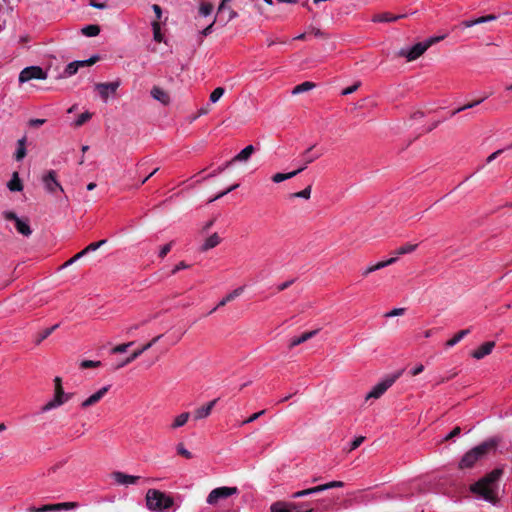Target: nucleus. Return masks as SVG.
Returning a JSON list of instances; mask_svg holds the SVG:
<instances>
[{"mask_svg":"<svg viewBox=\"0 0 512 512\" xmlns=\"http://www.w3.org/2000/svg\"><path fill=\"white\" fill-rule=\"evenodd\" d=\"M82 33L87 37H95L100 33V27L98 25H87L82 28Z\"/></svg>","mask_w":512,"mask_h":512,"instance_id":"nucleus-34","label":"nucleus"},{"mask_svg":"<svg viewBox=\"0 0 512 512\" xmlns=\"http://www.w3.org/2000/svg\"><path fill=\"white\" fill-rule=\"evenodd\" d=\"M290 502V507L293 509V512H317L314 508L309 507V502Z\"/></svg>","mask_w":512,"mask_h":512,"instance_id":"nucleus-27","label":"nucleus"},{"mask_svg":"<svg viewBox=\"0 0 512 512\" xmlns=\"http://www.w3.org/2000/svg\"><path fill=\"white\" fill-rule=\"evenodd\" d=\"M314 87H315V84L313 82L305 81V82L295 86L293 88V90L291 91V93L293 95H298V94L310 91Z\"/></svg>","mask_w":512,"mask_h":512,"instance_id":"nucleus-30","label":"nucleus"},{"mask_svg":"<svg viewBox=\"0 0 512 512\" xmlns=\"http://www.w3.org/2000/svg\"><path fill=\"white\" fill-rule=\"evenodd\" d=\"M293 282H294V280H293V279H292V280L285 281V282H283V283H281V284H279V285L277 286V290H278V291H284L285 289H287L288 287H290V286L293 284Z\"/></svg>","mask_w":512,"mask_h":512,"instance_id":"nucleus-64","label":"nucleus"},{"mask_svg":"<svg viewBox=\"0 0 512 512\" xmlns=\"http://www.w3.org/2000/svg\"><path fill=\"white\" fill-rule=\"evenodd\" d=\"M145 500L147 508L152 512H164L174 505V499L171 496L157 489H149Z\"/></svg>","mask_w":512,"mask_h":512,"instance_id":"nucleus-2","label":"nucleus"},{"mask_svg":"<svg viewBox=\"0 0 512 512\" xmlns=\"http://www.w3.org/2000/svg\"><path fill=\"white\" fill-rule=\"evenodd\" d=\"M177 452L179 455L185 457L186 459H191L192 458V454L190 451H188L184 446L183 444H178L177 446Z\"/></svg>","mask_w":512,"mask_h":512,"instance_id":"nucleus-53","label":"nucleus"},{"mask_svg":"<svg viewBox=\"0 0 512 512\" xmlns=\"http://www.w3.org/2000/svg\"><path fill=\"white\" fill-rule=\"evenodd\" d=\"M507 149H512V143L510 145H508L506 148L504 149H498L496 150L495 152H493L492 154H490L487 159H486V163L489 164L491 163L493 160H495L499 155H501L505 150Z\"/></svg>","mask_w":512,"mask_h":512,"instance_id":"nucleus-47","label":"nucleus"},{"mask_svg":"<svg viewBox=\"0 0 512 512\" xmlns=\"http://www.w3.org/2000/svg\"><path fill=\"white\" fill-rule=\"evenodd\" d=\"M110 387H111V385H106V386L102 387L101 389H99L98 391H96L95 393H93L91 396H89L87 399H85L81 403V408L86 409V408L98 403L105 396V394L109 391Z\"/></svg>","mask_w":512,"mask_h":512,"instance_id":"nucleus-13","label":"nucleus"},{"mask_svg":"<svg viewBox=\"0 0 512 512\" xmlns=\"http://www.w3.org/2000/svg\"><path fill=\"white\" fill-rule=\"evenodd\" d=\"M72 395H73L72 393H66V392H64V390L55 391L53 399L50 400L49 402H47L41 408V411L48 412L52 409H55V408L63 405L64 403H66L67 401H69L71 399Z\"/></svg>","mask_w":512,"mask_h":512,"instance_id":"nucleus-9","label":"nucleus"},{"mask_svg":"<svg viewBox=\"0 0 512 512\" xmlns=\"http://www.w3.org/2000/svg\"><path fill=\"white\" fill-rule=\"evenodd\" d=\"M343 486H344V482H342V481H331V482L325 484L326 490L332 489V488H341Z\"/></svg>","mask_w":512,"mask_h":512,"instance_id":"nucleus-60","label":"nucleus"},{"mask_svg":"<svg viewBox=\"0 0 512 512\" xmlns=\"http://www.w3.org/2000/svg\"><path fill=\"white\" fill-rule=\"evenodd\" d=\"M308 489H309L310 495L326 491L325 484L318 485V486L308 488Z\"/></svg>","mask_w":512,"mask_h":512,"instance_id":"nucleus-62","label":"nucleus"},{"mask_svg":"<svg viewBox=\"0 0 512 512\" xmlns=\"http://www.w3.org/2000/svg\"><path fill=\"white\" fill-rule=\"evenodd\" d=\"M27 150H26V137H22L17 141V149L15 152V160L21 161L26 156Z\"/></svg>","mask_w":512,"mask_h":512,"instance_id":"nucleus-23","label":"nucleus"},{"mask_svg":"<svg viewBox=\"0 0 512 512\" xmlns=\"http://www.w3.org/2000/svg\"><path fill=\"white\" fill-rule=\"evenodd\" d=\"M461 433V428L459 426H456L452 429V431L450 433H448L445 437H444V440H451L457 436H459Z\"/></svg>","mask_w":512,"mask_h":512,"instance_id":"nucleus-55","label":"nucleus"},{"mask_svg":"<svg viewBox=\"0 0 512 512\" xmlns=\"http://www.w3.org/2000/svg\"><path fill=\"white\" fill-rule=\"evenodd\" d=\"M310 495V492H309V489H304V490H301V491H297V492H294L293 494H291V498L292 499H297V498H302V497H305V496H309Z\"/></svg>","mask_w":512,"mask_h":512,"instance_id":"nucleus-57","label":"nucleus"},{"mask_svg":"<svg viewBox=\"0 0 512 512\" xmlns=\"http://www.w3.org/2000/svg\"><path fill=\"white\" fill-rule=\"evenodd\" d=\"M3 217L5 220L13 222L15 229L21 235L29 237L32 234V229L27 218H20L13 211H4Z\"/></svg>","mask_w":512,"mask_h":512,"instance_id":"nucleus-5","label":"nucleus"},{"mask_svg":"<svg viewBox=\"0 0 512 512\" xmlns=\"http://www.w3.org/2000/svg\"><path fill=\"white\" fill-rule=\"evenodd\" d=\"M494 447V442L486 441L472 448L462 457L459 467L461 469L473 467L478 460L484 457Z\"/></svg>","mask_w":512,"mask_h":512,"instance_id":"nucleus-3","label":"nucleus"},{"mask_svg":"<svg viewBox=\"0 0 512 512\" xmlns=\"http://www.w3.org/2000/svg\"><path fill=\"white\" fill-rule=\"evenodd\" d=\"M221 239L217 233L212 234L208 237L203 245L201 246L202 251H208L214 247H216L220 243Z\"/></svg>","mask_w":512,"mask_h":512,"instance_id":"nucleus-26","label":"nucleus"},{"mask_svg":"<svg viewBox=\"0 0 512 512\" xmlns=\"http://www.w3.org/2000/svg\"><path fill=\"white\" fill-rule=\"evenodd\" d=\"M98 59H99V57L97 55H94L87 60H78V61H76V63L80 69L82 67L93 65L94 63H96L98 61Z\"/></svg>","mask_w":512,"mask_h":512,"instance_id":"nucleus-43","label":"nucleus"},{"mask_svg":"<svg viewBox=\"0 0 512 512\" xmlns=\"http://www.w3.org/2000/svg\"><path fill=\"white\" fill-rule=\"evenodd\" d=\"M59 327V324H55L49 328L44 329L41 333L38 334V336L35 339V344L39 345L43 340L48 338L57 328Z\"/></svg>","mask_w":512,"mask_h":512,"instance_id":"nucleus-31","label":"nucleus"},{"mask_svg":"<svg viewBox=\"0 0 512 512\" xmlns=\"http://www.w3.org/2000/svg\"><path fill=\"white\" fill-rule=\"evenodd\" d=\"M271 512H293L289 501H276L270 506Z\"/></svg>","mask_w":512,"mask_h":512,"instance_id":"nucleus-25","label":"nucleus"},{"mask_svg":"<svg viewBox=\"0 0 512 512\" xmlns=\"http://www.w3.org/2000/svg\"><path fill=\"white\" fill-rule=\"evenodd\" d=\"M405 312V308H394L391 311L387 312L385 314V317L391 318L399 315H403Z\"/></svg>","mask_w":512,"mask_h":512,"instance_id":"nucleus-54","label":"nucleus"},{"mask_svg":"<svg viewBox=\"0 0 512 512\" xmlns=\"http://www.w3.org/2000/svg\"><path fill=\"white\" fill-rule=\"evenodd\" d=\"M365 440L364 436L356 437L350 444L349 451L357 449Z\"/></svg>","mask_w":512,"mask_h":512,"instance_id":"nucleus-52","label":"nucleus"},{"mask_svg":"<svg viewBox=\"0 0 512 512\" xmlns=\"http://www.w3.org/2000/svg\"><path fill=\"white\" fill-rule=\"evenodd\" d=\"M503 474L502 469H494L470 486L473 494L480 496L485 501L496 505L498 502L499 480Z\"/></svg>","mask_w":512,"mask_h":512,"instance_id":"nucleus-1","label":"nucleus"},{"mask_svg":"<svg viewBox=\"0 0 512 512\" xmlns=\"http://www.w3.org/2000/svg\"><path fill=\"white\" fill-rule=\"evenodd\" d=\"M404 17L403 15L391 16L388 13H383L374 18L375 22H393L400 18Z\"/></svg>","mask_w":512,"mask_h":512,"instance_id":"nucleus-37","label":"nucleus"},{"mask_svg":"<svg viewBox=\"0 0 512 512\" xmlns=\"http://www.w3.org/2000/svg\"><path fill=\"white\" fill-rule=\"evenodd\" d=\"M470 329H464L456 333L450 340H448L445 344L447 348L455 346L457 343H459L465 336H467L470 333Z\"/></svg>","mask_w":512,"mask_h":512,"instance_id":"nucleus-28","label":"nucleus"},{"mask_svg":"<svg viewBox=\"0 0 512 512\" xmlns=\"http://www.w3.org/2000/svg\"><path fill=\"white\" fill-rule=\"evenodd\" d=\"M153 30V38L156 42L160 43L163 41V34L161 33L160 24L157 21L151 23Z\"/></svg>","mask_w":512,"mask_h":512,"instance_id":"nucleus-36","label":"nucleus"},{"mask_svg":"<svg viewBox=\"0 0 512 512\" xmlns=\"http://www.w3.org/2000/svg\"><path fill=\"white\" fill-rule=\"evenodd\" d=\"M7 187L12 192H20V191L23 190V185H22V182H21V180L19 178L18 172H14L12 174V178L7 183Z\"/></svg>","mask_w":512,"mask_h":512,"instance_id":"nucleus-22","label":"nucleus"},{"mask_svg":"<svg viewBox=\"0 0 512 512\" xmlns=\"http://www.w3.org/2000/svg\"><path fill=\"white\" fill-rule=\"evenodd\" d=\"M314 148V145L309 147L302 155V165L297 169V170H300V173L302 171H304L308 164L314 162L316 159H318L320 156H321V153H317V154H311V151L313 150Z\"/></svg>","mask_w":512,"mask_h":512,"instance_id":"nucleus-16","label":"nucleus"},{"mask_svg":"<svg viewBox=\"0 0 512 512\" xmlns=\"http://www.w3.org/2000/svg\"><path fill=\"white\" fill-rule=\"evenodd\" d=\"M213 11V6L210 3H201L199 13L203 17L209 16Z\"/></svg>","mask_w":512,"mask_h":512,"instance_id":"nucleus-42","label":"nucleus"},{"mask_svg":"<svg viewBox=\"0 0 512 512\" xmlns=\"http://www.w3.org/2000/svg\"><path fill=\"white\" fill-rule=\"evenodd\" d=\"M239 493L237 487H218L213 489L209 495L207 496L206 502L209 505H216L220 500L226 499L230 496L236 495Z\"/></svg>","mask_w":512,"mask_h":512,"instance_id":"nucleus-7","label":"nucleus"},{"mask_svg":"<svg viewBox=\"0 0 512 512\" xmlns=\"http://www.w3.org/2000/svg\"><path fill=\"white\" fill-rule=\"evenodd\" d=\"M231 0H221V3L218 7V10H217V17L218 18H222L223 17V14H225V11H226V5L228 2H230Z\"/></svg>","mask_w":512,"mask_h":512,"instance_id":"nucleus-56","label":"nucleus"},{"mask_svg":"<svg viewBox=\"0 0 512 512\" xmlns=\"http://www.w3.org/2000/svg\"><path fill=\"white\" fill-rule=\"evenodd\" d=\"M300 173V170H294L292 172H289V173H276L272 176V181L274 183H281L285 180H288V179H291L293 177H295L296 175H298Z\"/></svg>","mask_w":512,"mask_h":512,"instance_id":"nucleus-29","label":"nucleus"},{"mask_svg":"<svg viewBox=\"0 0 512 512\" xmlns=\"http://www.w3.org/2000/svg\"><path fill=\"white\" fill-rule=\"evenodd\" d=\"M42 183L45 189L50 193H54L57 190L63 192V188L57 180V173L54 170H50L42 176Z\"/></svg>","mask_w":512,"mask_h":512,"instance_id":"nucleus-10","label":"nucleus"},{"mask_svg":"<svg viewBox=\"0 0 512 512\" xmlns=\"http://www.w3.org/2000/svg\"><path fill=\"white\" fill-rule=\"evenodd\" d=\"M311 196V186H307L304 190L292 193L290 195V198H303V199H309Z\"/></svg>","mask_w":512,"mask_h":512,"instance_id":"nucleus-39","label":"nucleus"},{"mask_svg":"<svg viewBox=\"0 0 512 512\" xmlns=\"http://www.w3.org/2000/svg\"><path fill=\"white\" fill-rule=\"evenodd\" d=\"M319 332V329H316V330H312V331H308V332H304L301 336L299 337H294L290 340V343H289V348L292 349L308 340H310L311 338H313L315 335H317Z\"/></svg>","mask_w":512,"mask_h":512,"instance_id":"nucleus-17","label":"nucleus"},{"mask_svg":"<svg viewBox=\"0 0 512 512\" xmlns=\"http://www.w3.org/2000/svg\"><path fill=\"white\" fill-rule=\"evenodd\" d=\"M189 417H190V414H189L188 412L181 413L180 415H178V416L175 418V420H174V422L172 423V426H171V427H172L173 429H176V428H179V427L184 426V425L187 423V421H188Z\"/></svg>","mask_w":512,"mask_h":512,"instance_id":"nucleus-32","label":"nucleus"},{"mask_svg":"<svg viewBox=\"0 0 512 512\" xmlns=\"http://www.w3.org/2000/svg\"><path fill=\"white\" fill-rule=\"evenodd\" d=\"M151 96L155 100L161 102L164 105L168 104L170 101V97H169L168 93L160 87H156V86L153 87L151 90Z\"/></svg>","mask_w":512,"mask_h":512,"instance_id":"nucleus-21","label":"nucleus"},{"mask_svg":"<svg viewBox=\"0 0 512 512\" xmlns=\"http://www.w3.org/2000/svg\"><path fill=\"white\" fill-rule=\"evenodd\" d=\"M225 13H227V14H228V15H227V17H225V16L223 15V17H222V18H219V19H220V21H223V24H226V23H228L229 21H231L232 19H234V18H236V17H237V13H236L234 10H232V9H231L229 6H227V5H226V11H225Z\"/></svg>","mask_w":512,"mask_h":512,"instance_id":"nucleus-45","label":"nucleus"},{"mask_svg":"<svg viewBox=\"0 0 512 512\" xmlns=\"http://www.w3.org/2000/svg\"><path fill=\"white\" fill-rule=\"evenodd\" d=\"M111 477L118 485L125 486L136 484L140 479L139 476L128 475L120 471L113 472Z\"/></svg>","mask_w":512,"mask_h":512,"instance_id":"nucleus-14","label":"nucleus"},{"mask_svg":"<svg viewBox=\"0 0 512 512\" xmlns=\"http://www.w3.org/2000/svg\"><path fill=\"white\" fill-rule=\"evenodd\" d=\"M225 90L222 87H217L213 90V92L210 94V102L216 103L224 94Z\"/></svg>","mask_w":512,"mask_h":512,"instance_id":"nucleus-40","label":"nucleus"},{"mask_svg":"<svg viewBox=\"0 0 512 512\" xmlns=\"http://www.w3.org/2000/svg\"><path fill=\"white\" fill-rule=\"evenodd\" d=\"M78 70H79V67H78L76 61H73L65 67V69L62 73V77H71L74 74H76Z\"/></svg>","mask_w":512,"mask_h":512,"instance_id":"nucleus-35","label":"nucleus"},{"mask_svg":"<svg viewBox=\"0 0 512 512\" xmlns=\"http://www.w3.org/2000/svg\"><path fill=\"white\" fill-rule=\"evenodd\" d=\"M133 345V342H128V343H124V344H120V345H117L115 346L112 350H111V353L113 354H116V353H124L127 351V349Z\"/></svg>","mask_w":512,"mask_h":512,"instance_id":"nucleus-49","label":"nucleus"},{"mask_svg":"<svg viewBox=\"0 0 512 512\" xmlns=\"http://www.w3.org/2000/svg\"><path fill=\"white\" fill-rule=\"evenodd\" d=\"M264 413H265V410H261V411H259L257 413L252 414L248 419L243 421V424H248V423L254 422L255 420H257Z\"/></svg>","mask_w":512,"mask_h":512,"instance_id":"nucleus-61","label":"nucleus"},{"mask_svg":"<svg viewBox=\"0 0 512 512\" xmlns=\"http://www.w3.org/2000/svg\"><path fill=\"white\" fill-rule=\"evenodd\" d=\"M105 243H106V239L100 240L98 242L91 243L86 248H84L83 251H84V253L86 255L89 252L96 251L97 249H99Z\"/></svg>","mask_w":512,"mask_h":512,"instance_id":"nucleus-41","label":"nucleus"},{"mask_svg":"<svg viewBox=\"0 0 512 512\" xmlns=\"http://www.w3.org/2000/svg\"><path fill=\"white\" fill-rule=\"evenodd\" d=\"M359 86H360V83H356L352 86H349V87L343 89L341 94L342 95H350V94L354 93L359 88Z\"/></svg>","mask_w":512,"mask_h":512,"instance_id":"nucleus-59","label":"nucleus"},{"mask_svg":"<svg viewBox=\"0 0 512 512\" xmlns=\"http://www.w3.org/2000/svg\"><path fill=\"white\" fill-rule=\"evenodd\" d=\"M161 338V335H158L156 336L155 338H153L149 343L145 344L142 348L134 351L129 357H127L123 362L117 364V366L115 367V369H120L128 364H130L131 362H133L134 360H136L142 353H144L145 351H147L148 349H150L156 342L159 341V339Z\"/></svg>","mask_w":512,"mask_h":512,"instance_id":"nucleus-11","label":"nucleus"},{"mask_svg":"<svg viewBox=\"0 0 512 512\" xmlns=\"http://www.w3.org/2000/svg\"><path fill=\"white\" fill-rule=\"evenodd\" d=\"M400 376V373H397L395 375L389 376L379 383H377L371 391L366 395L365 399H378L380 398L398 379Z\"/></svg>","mask_w":512,"mask_h":512,"instance_id":"nucleus-6","label":"nucleus"},{"mask_svg":"<svg viewBox=\"0 0 512 512\" xmlns=\"http://www.w3.org/2000/svg\"><path fill=\"white\" fill-rule=\"evenodd\" d=\"M121 82L120 80H116L109 83H97L95 85V89L99 92L100 97L103 101H107L109 93H115L119 88Z\"/></svg>","mask_w":512,"mask_h":512,"instance_id":"nucleus-12","label":"nucleus"},{"mask_svg":"<svg viewBox=\"0 0 512 512\" xmlns=\"http://www.w3.org/2000/svg\"><path fill=\"white\" fill-rule=\"evenodd\" d=\"M487 97H488V96H484L483 98H481V99H479V100H475V101H473V102H471V103L465 104V105H463V106H461V107H459V108L455 109V110L451 113V115H452V116H454V115H456V114H458V113H460V112H462V111H464V110H467V109H471V108H473V107H476V106H478L479 104H481V103H482V102H483Z\"/></svg>","mask_w":512,"mask_h":512,"instance_id":"nucleus-33","label":"nucleus"},{"mask_svg":"<svg viewBox=\"0 0 512 512\" xmlns=\"http://www.w3.org/2000/svg\"><path fill=\"white\" fill-rule=\"evenodd\" d=\"M46 72L39 66H30L24 68L19 74V82L24 83L32 79H46Z\"/></svg>","mask_w":512,"mask_h":512,"instance_id":"nucleus-8","label":"nucleus"},{"mask_svg":"<svg viewBox=\"0 0 512 512\" xmlns=\"http://www.w3.org/2000/svg\"><path fill=\"white\" fill-rule=\"evenodd\" d=\"M255 152V147L253 145H248L244 149H242L238 154H236L231 162H247L251 155Z\"/></svg>","mask_w":512,"mask_h":512,"instance_id":"nucleus-19","label":"nucleus"},{"mask_svg":"<svg viewBox=\"0 0 512 512\" xmlns=\"http://www.w3.org/2000/svg\"><path fill=\"white\" fill-rule=\"evenodd\" d=\"M417 248V244H405L399 247L396 251V255H404L413 252Z\"/></svg>","mask_w":512,"mask_h":512,"instance_id":"nucleus-38","label":"nucleus"},{"mask_svg":"<svg viewBox=\"0 0 512 512\" xmlns=\"http://www.w3.org/2000/svg\"><path fill=\"white\" fill-rule=\"evenodd\" d=\"M244 291V287L241 286V287H238L236 288L235 290H233L232 292H230L229 294H227L218 304L215 308H213L211 311H210V314L215 312L218 308L220 307H223L225 306L228 302H231L232 300H234L235 298H237L238 296H240Z\"/></svg>","mask_w":512,"mask_h":512,"instance_id":"nucleus-18","label":"nucleus"},{"mask_svg":"<svg viewBox=\"0 0 512 512\" xmlns=\"http://www.w3.org/2000/svg\"><path fill=\"white\" fill-rule=\"evenodd\" d=\"M495 347V342L488 341L482 344L478 349L474 350L471 353V356L477 360H480L484 358L485 356L489 355L493 348Z\"/></svg>","mask_w":512,"mask_h":512,"instance_id":"nucleus-15","label":"nucleus"},{"mask_svg":"<svg viewBox=\"0 0 512 512\" xmlns=\"http://www.w3.org/2000/svg\"><path fill=\"white\" fill-rule=\"evenodd\" d=\"M50 512L62 511V510H70L75 509L79 506L77 502H62L56 504H49Z\"/></svg>","mask_w":512,"mask_h":512,"instance_id":"nucleus-24","label":"nucleus"},{"mask_svg":"<svg viewBox=\"0 0 512 512\" xmlns=\"http://www.w3.org/2000/svg\"><path fill=\"white\" fill-rule=\"evenodd\" d=\"M189 268V265L186 264L184 261H181L180 263H178L172 270V274H175L177 273L178 271L180 270H183V269H187Z\"/></svg>","mask_w":512,"mask_h":512,"instance_id":"nucleus-63","label":"nucleus"},{"mask_svg":"<svg viewBox=\"0 0 512 512\" xmlns=\"http://www.w3.org/2000/svg\"><path fill=\"white\" fill-rule=\"evenodd\" d=\"M173 242L165 244L159 251V256L164 258L171 250Z\"/></svg>","mask_w":512,"mask_h":512,"instance_id":"nucleus-58","label":"nucleus"},{"mask_svg":"<svg viewBox=\"0 0 512 512\" xmlns=\"http://www.w3.org/2000/svg\"><path fill=\"white\" fill-rule=\"evenodd\" d=\"M216 402H217V399H214V400L210 401L209 403H207L206 405L196 409L194 412V418L196 420H200V419H204V418L208 417L210 415L213 407L215 406Z\"/></svg>","mask_w":512,"mask_h":512,"instance_id":"nucleus-20","label":"nucleus"},{"mask_svg":"<svg viewBox=\"0 0 512 512\" xmlns=\"http://www.w3.org/2000/svg\"><path fill=\"white\" fill-rule=\"evenodd\" d=\"M91 116L92 115L89 112L81 113L75 120V125L77 127L82 126L86 121H88L91 118Z\"/></svg>","mask_w":512,"mask_h":512,"instance_id":"nucleus-48","label":"nucleus"},{"mask_svg":"<svg viewBox=\"0 0 512 512\" xmlns=\"http://www.w3.org/2000/svg\"><path fill=\"white\" fill-rule=\"evenodd\" d=\"M50 506L49 504L47 505H43L41 507H34V506H29L26 508V512H50L49 510Z\"/></svg>","mask_w":512,"mask_h":512,"instance_id":"nucleus-51","label":"nucleus"},{"mask_svg":"<svg viewBox=\"0 0 512 512\" xmlns=\"http://www.w3.org/2000/svg\"><path fill=\"white\" fill-rule=\"evenodd\" d=\"M233 163L230 161L226 162L225 164L219 166L217 169H215L212 173H210L206 178L215 177L216 175L222 173L224 170H226L228 167H230Z\"/></svg>","mask_w":512,"mask_h":512,"instance_id":"nucleus-50","label":"nucleus"},{"mask_svg":"<svg viewBox=\"0 0 512 512\" xmlns=\"http://www.w3.org/2000/svg\"><path fill=\"white\" fill-rule=\"evenodd\" d=\"M397 261V257H391L388 260L380 261L377 264L374 265L375 271L380 270L382 268H385L389 265L394 264Z\"/></svg>","mask_w":512,"mask_h":512,"instance_id":"nucleus-44","label":"nucleus"},{"mask_svg":"<svg viewBox=\"0 0 512 512\" xmlns=\"http://www.w3.org/2000/svg\"><path fill=\"white\" fill-rule=\"evenodd\" d=\"M101 366L100 361H93V360H83L80 363V368L82 369H89V368H96Z\"/></svg>","mask_w":512,"mask_h":512,"instance_id":"nucleus-46","label":"nucleus"},{"mask_svg":"<svg viewBox=\"0 0 512 512\" xmlns=\"http://www.w3.org/2000/svg\"><path fill=\"white\" fill-rule=\"evenodd\" d=\"M444 38L445 35L430 37L423 42L416 43L411 48L401 49L399 55L407 58L408 61H413L420 57L433 44L443 40Z\"/></svg>","mask_w":512,"mask_h":512,"instance_id":"nucleus-4","label":"nucleus"}]
</instances>
